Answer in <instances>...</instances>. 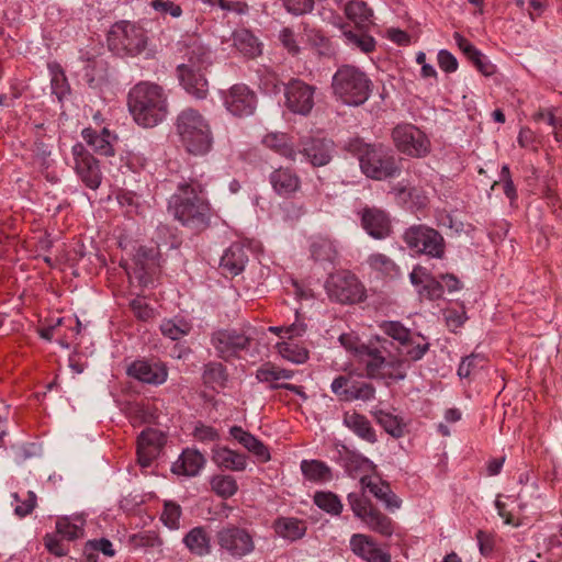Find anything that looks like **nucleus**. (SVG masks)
Instances as JSON below:
<instances>
[{"mask_svg":"<svg viewBox=\"0 0 562 562\" xmlns=\"http://www.w3.org/2000/svg\"><path fill=\"white\" fill-rule=\"evenodd\" d=\"M181 507L175 502H166L161 514V521L170 529L179 528Z\"/></svg>","mask_w":562,"mask_h":562,"instance_id":"obj_56","label":"nucleus"},{"mask_svg":"<svg viewBox=\"0 0 562 562\" xmlns=\"http://www.w3.org/2000/svg\"><path fill=\"white\" fill-rule=\"evenodd\" d=\"M372 415L376 423L392 437L401 438L404 436L406 425L401 417L383 409H375Z\"/></svg>","mask_w":562,"mask_h":562,"instance_id":"obj_40","label":"nucleus"},{"mask_svg":"<svg viewBox=\"0 0 562 562\" xmlns=\"http://www.w3.org/2000/svg\"><path fill=\"white\" fill-rule=\"evenodd\" d=\"M205 464V458L196 450L186 449L172 464V472L178 475L195 476Z\"/></svg>","mask_w":562,"mask_h":562,"instance_id":"obj_32","label":"nucleus"},{"mask_svg":"<svg viewBox=\"0 0 562 562\" xmlns=\"http://www.w3.org/2000/svg\"><path fill=\"white\" fill-rule=\"evenodd\" d=\"M203 193V186L198 180L180 182L168 200V212L184 226L193 229L207 227L211 206Z\"/></svg>","mask_w":562,"mask_h":562,"instance_id":"obj_1","label":"nucleus"},{"mask_svg":"<svg viewBox=\"0 0 562 562\" xmlns=\"http://www.w3.org/2000/svg\"><path fill=\"white\" fill-rule=\"evenodd\" d=\"M363 487L368 488L375 498L381 501L390 510L398 509L401 507V499L392 492L389 483L382 480H374L371 476H363L360 480Z\"/></svg>","mask_w":562,"mask_h":562,"instance_id":"obj_28","label":"nucleus"},{"mask_svg":"<svg viewBox=\"0 0 562 562\" xmlns=\"http://www.w3.org/2000/svg\"><path fill=\"white\" fill-rule=\"evenodd\" d=\"M183 543L188 550L199 557H203L211 551V539L204 527L192 528L183 538Z\"/></svg>","mask_w":562,"mask_h":562,"instance_id":"obj_38","label":"nucleus"},{"mask_svg":"<svg viewBox=\"0 0 562 562\" xmlns=\"http://www.w3.org/2000/svg\"><path fill=\"white\" fill-rule=\"evenodd\" d=\"M127 105L134 121L143 127L158 125L168 114L165 90L148 81H142L130 90Z\"/></svg>","mask_w":562,"mask_h":562,"instance_id":"obj_2","label":"nucleus"},{"mask_svg":"<svg viewBox=\"0 0 562 562\" xmlns=\"http://www.w3.org/2000/svg\"><path fill=\"white\" fill-rule=\"evenodd\" d=\"M176 131L186 150L194 156L207 154L213 146L209 121L193 108L183 109L176 119Z\"/></svg>","mask_w":562,"mask_h":562,"instance_id":"obj_3","label":"nucleus"},{"mask_svg":"<svg viewBox=\"0 0 562 562\" xmlns=\"http://www.w3.org/2000/svg\"><path fill=\"white\" fill-rule=\"evenodd\" d=\"M229 434L244 448L255 454L260 462H267L270 460V452L268 448L250 432L244 430L239 426H233L229 429Z\"/></svg>","mask_w":562,"mask_h":562,"instance_id":"obj_33","label":"nucleus"},{"mask_svg":"<svg viewBox=\"0 0 562 562\" xmlns=\"http://www.w3.org/2000/svg\"><path fill=\"white\" fill-rule=\"evenodd\" d=\"M247 261L248 255L246 248L244 245L235 243L224 251L220 267L226 277H235L245 269Z\"/></svg>","mask_w":562,"mask_h":562,"instance_id":"obj_27","label":"nucleus"},{"mask_svg":"<svg viewBox=\"0 0 562 562\" xmlns=\"http://www.w3.org/2000/svg\"><path fill=\"white\" fill-rule=\"evenodd\" d=\"M233 44L244 56L254 58L261 53L260 43L248 30H237L233 33Z\"/></svg>","mask_w":562,"mask_h":562,"instance_id":"obj_39","label":"nucleus"},{"mask_svg":"<svg viewBox=\"0 0 562 562\" xmlns=\"http://www.w3.org/2000/svg\"><path fill=\"white\" fill-rule=\"evenodd\" d=\"M485 364V358L479 353H472L462 359L459 369L458 375L460 378H469L476 370L482 369Z\"/></svg>","mask_w":562,"mask_h":562,"instance_id":"obj_52","label":"nucleus"},{"mask_svg":"<svg viewBox=\"0 0 562 562\" xmlns=\"http://www.w3.org/2000/svg\"><path fill=\"white\" fill-rule=\"evenodd\" d=\"M212 460L218 467L229 471H244L247 467L245 454L232 450L227 447H214L212 450Z\"/></svg>","mask_w":562,"mask_h":562,"instance_id":"obj_31","label":"nucleus"},{"mask_svg":"<svg viewBox=\"0 0 562 562\" xmlns=\"http://www.w3.org/2000/svg\"><path fill=\"white\" fill-rule=\"evenodd\" d=\"M217 544L235 559H241L255 549L254 537L246 528L227 525L216 533Z\"/></svg>","mask_w":562,"mask_h":562,"instance_id":"obj_12","label":"nucleus"},{"mask_svg":"<svg viewBox=\"0 0 562 562\" xmlns=\"http://www.w3.org/2000/svg\"><path fill=\"white\" fill-rule=\"evenodd\" d=\"M328 297L340 304H357L364 301L366 288L361 281L349 271L330 274L325 283Z\"/></svg>","mask_w":562,"mask_h":562,"instance_id":"obj_7","label":"nucleus"},{"mask_svg":"<svg viewBox=\"0 0 562 562\" xmlns=\"http://www.w3.org/2000/svg\"><path fill=\"white\" fill-rule=\"evenodd\" d=\"M123 267L130 279H135L139 285L147 286L153 282V276L157 269L155 250L139 247L132 259V263H126Z\"/></svg>","mask_w":562,"mask_h":562,"instance_id":"obj_19","label":"nucleus"},{"mask_svg":"<svg viewBox=\"0 0 562 562\" xmlns=\"http://www.w3.org/2000/svg\"><path fill=\"white\" fill-rule=\"evenodd\" d=\"M205 383L223 386L226 381L225 367L220 362H210L203 372Z\"/></svg>","mask_w":562,"mask_h":562,"instance_id":"obj_51","label":"nucleus"},{"mask_svg":"<svg viewBox=\"0 0 562 562\" xmlns=\"http://www.w3.org/2000/svg\"><path fill=\"white\" fill-rule=\"evenodd\" d=\"M403 239L408 248L419 254L437 259H441L445 255L443 237L438 231L426 225L411 226L405 231Z\"/></svg>","mask_w":562,"mask_h":562,"instance_id":"obj_8","label":"nucleus"},{"mask_svg":"<svg viewBox=\"0 0 562 562\" xmlns=\"http://www.w3.org/2000/svg\"><path fill=\"white\" fill-rule=\"evenodd\" d=\"M367 356L366 368L369 376L393 380H403L406 376L404 361H387L379 348H369Z\"/></svg>","mask_w":562,"mask_h":562,"instance_id":"obj_17","label":"nucleus"},{"mask_svg":"<svg viewBox=\"0 0 562 562\" xmlns=\"http://www.w3.org/2000/svg\"><path fill=\"white\" fill-rule=\"evenodd\" d=\"M269 183L273 192L284 199L293 198L301 190L302 186L297 172L291 167L283 166L270 172Z\"/></svg>","mask_w":562,"mask_h":562,"instance_id":"obj_22","label":"nucleus"},{"mask_svg":"<svg viewBox=\"0 0 562 562\" xmlns=\"http://www.w3.org/2000/svg\"><path fill=\"white\" fill-rule=\"evenodd\" d=\"M307 37L308 41L317 48L318 54L327 55L330 53L329 41L319 31L310 30Z\"/></svg>","mask_w":562,"mask_h":562,"instance_id":"obj_60","label":"nucleus"},{"mask_svg":"<svg viewBox=\"0 0 562 562\" xmlns=\"http://www.w3.org/2000/svg\"><path fill=\"white\" fill-rule=\"evenodd\" d=\"M106 40L112 52L128 56L139 55L148 43L146 30L138 23L125 20L115 22L110 27Z\"/></svg>","mask_w":562,"mask_h":562,"instance_id":"obj_6","label":"nucleus"},{"mask_svg":"<svg viewBox=\"0 0 562 562\" xmlns=\"http://www.w3.org/2000/svg\"><path fill=\"white\" fill-rule=\"evenodd\" d=\"M348 146L358 155L360 168L367 177L383 180L397 173L394 157L387 155L382 147L364 144L359 139L351 140Z\"/></svg>","mask_w":562,"mask_h":562,"instance_id":"obj_5","label":"nucleus"},{"mask_svg":"<svg viewBox=\"0 0 562 562\" xmlns=\"http://www.w3.org/2000/svg\"><path fill=\"white\" fill-rule=\"evenodd\" d=\"M352 552L368 562H391V555L381 550L375 541L362 533H355L350 538Z\"/></svg>","mask_w":562,"mask_h":562,"instance_id":"obj_25","label":"nucleus"},{"mask_svg":"<svg viewBox=\"0 0 562 562\" xmlns=\"http://www.w3.org/2000/svg\"><path fill=\"white\" fill-rule=\"evenodd\" d=\"M316 87L293 78L284 87L285 106L294 114L307 115L314 108Z\"/></svg>","mask_w":562,"mask_h":562,"instance_id":"obj_15","label":"nucleus"},{"mask_svg":"<svg viewBox=\"0 0 562 562\" xmlns=\"http://www.w3.org/2000/svg\"><path fill=\"white\" fill-rule=\"evenodd\" d=\"M381 330L396 340L404 349L405 355L413 361L420 360L429 349V342L420 335H415L397 321H385L380 324Z\"/></svg>","mask_w":562,"mask_h":562,"instance_id":"obj_10","label":"nucleus"},{"mask_svg":"<svg viewBox=\"0 0 562 562\" xmlns=\"http://www.w3.org/2000/svg\"><path fill=\"white\" fill-rule=\"evenodd\" d=\"M344 36L349 44L360 48L363 53H370L375 47V41L373 37L364 33L345 31Z\"/></svg>","mask_w":562,"mask_h":562,"instance_id":"obj_54","label":"nucleus"},{"mask_svg":"<svg viewBox=\"0 0 562 562\" xmlns=\"http://www.w3.org/2000/svg\"><path fill=\"white\" fill-rule=\"evenodd\" d=\"M348 503L353 514L360 518L372 531L390 537L393 533L391 518L373 507L371 502L359 494L350 493Z\"/></svg>","mask_w":562,"mask_h":562,"instance_id":"obj_11","label":"nucleus"},{"mask_svg":"<svg viewBox=\"0 0 562 562\" xmlns=\"http://www.w3.org/2000/svg\"><path fill=\"white\" fill-rule=\"evenodd\" d=\"M277 348L283 359L293 363L301 364L308 359L307 349L292 340L279 342Z\"/></svg>","mask_w":562,"mask_h":562,"instance_id":"obj_44","label":"nucleus"},{"mask_svg":"<svg viewBox=\"0 0 562 562\" xmlns=\"http://www.w3.org/2000/svg\"><path fill=\"white\" fill-rule=\"evenodd\" d=\"M71 153L75 160V171L80 180L89 189H98L102 180L99 161L80 143L72 146Z\"/></svg>","mask_w":562,"mask_h":562,"instance_id":"obj_16","label":"nucleus"},{"mask_svg":"<svg viewBox=\"0 0 562 562\" xmlns=\"http://www.w3.org/2000/svg\"><path fill=\"white\" fill-rule=\"evenodd\" d=\"M314 503L323 510L339 515L342 510V504L337 495L331 492H317L314 495Z\"/></svg>","mask_w":562,"mask_h":562,"instance_id":"obj_50","label":"nucleus"},{"mask_svg":"<svg viewBox=\"0 0 562 562\" xmlns=\"http://www.w3.org/2000/svg\"><path fill=\"white\" fill-rule=\"evenodd\" d=\"M296 151L313 167H323L333 158L334 143L327 138L304 136L299 140Z\"/></svg>","mask_w":562,"mask_h":562,"instance_id":"obj_18","label":"nucleus"},{"mask_svg":"<svg viewBox=\"0 0 562 562\" xmlns=\"http://www.w3.org/2000/svg\"><path fill=\"white\" fill-rule=\"evenodd\" d=\"M81 136L97 154L106 157L114 155L113 140L116 137L108 128H102L100 133L90 127L83 128Z\"/></svg>","mask_w":562,"mask_h":562,"instance_id":"obj_30","label":"nucleus"},{"mask_svg":"<svg viewBox=\"0 0 562 562\" xmlns=\"http://www.w3.org/2000/svg\"><path fill=\"white\" fill-rule=\"evenodd\" d=\"M274 532L289 541H296L306 533V522L296 517H279L273 522Z\"/></svg>","mask_w":562,"mask_h":562,"instance_id":"obj_35","label":"nucleus"},{"mask_svg":"<svg viewBox=\"0 0 562 562\" xmlns=\"http://www.w3.org/2000/svg\"><path fill=\"white\" fill-rule=\"evenodd\" d=\"M395 147L404 155L422 158L430 151V140L426 134L409 123L396 125L392 131Z\"/></svg>","mask_w":562,"mask_h":562,"instance_id":"obj_9","label":"nucleus"},{"mask_svg":"<svg viewBox=\"0 0 562 562\" xmlns=\"http://www.w3.org/2000/svg\"><path fill=\"white\" fill-rule=\"evenodd\" d=\"M279 40L290 54L295 55L299 53L300 48L296 44L294 32L291 29L284 27L281 30Z\"/></svg>","mask_w":562,"mask_h":562,"instance_id":"obj_64","label":"nucleus"},{"mask_svg":"<svg viewBox=\"0 0 562 562\" xmlns=\"http://www.w3.org/2000/svg\"><path fill=\"white\" fill-rule=\"evenodd\" d=\"M438 65L446 72H454L458 69L457 58L446 49L439 50Z\"/></svg>","mask_w":562,"mask_h":562,"instance_id":"obj_63","label":"nucleus"},{"mask_svg":"<svg viewBox=\"0 0 562 562\" xmlns=\"http://www.w3.org/2000/svg\"><path fill=\"white\" fill-rule=\"evenodd\" d=\"M161 334L171 340H179L191 330V325L182 318L165 319L160 324Z\"/></svg>","mask_w":562,"mask_h":562,"instance_id":"obj_45","label":"nucleus"},{"mask_svg":"<svg viewBox=\"0 0 562 562\" xmlns=\"http://www.w3.org/2000/svg\"><path fill=\"white\" fill-rule=\"evenodd\" d=\"M134 315L140 321H148L154 317V310L143 299H134L130 303Z\"/></svg>","mask_w":562,"mask_h":562,"instance_id":"obj_59","label":"nucleus"},{"mask_svg":"<svg viewBox=\"0 0 562 562\" xmlns=\"http://www.w3.org/2000/svg\"><path fill=\"white\" fill-rule=\"evenodd\" d=\"M166 442L165 435L154 428H146L137 438V461L142 468H147L159 454Z\"/></svg>","mask_w":562,"mask_h":562,"instance_id":"obj_21","label":"nucleus"},{"mask_svg":"<svg viewBox=\"0 0 562 562\" xmlns=\"http://www.w3.org/2000/svg\"><path fill=\"white\" fill-rule=\"evenodd\" d=\"M342 422L344 425L360 439L369 443H375L378 441L375 430L372 427L370 420L364 415L356 411L346 412L344 414Z\"/></svg>","mask_w":562,"mask_h":562,"instance_id":"obj_29","label":"nucleus"},{"mask_svg":"<svg viewBox=\"0 0 562 562\" xmlns=\"http://www.w3.org/2000/svg\"><path fill=\"white\" fill-rule=\"evenodd\" d=\"M57 533L67 540H75L83 536V521L79 518L71 521L69 518H60L56 522Z\"/></svg>","mask_w":562,"mask_h":562,"instance_id":"obj_48","label":"nucleus"},{"mask_svg":"<svg viewBox=\"0 0 562 562\" xmlns=\"http://www.w3.org/2000/svg\"><path fill=\"white\" fill-rule=\"evenodd\" d=\"M225 109L236 117H247L257 109V94L245 83H235L222 92Z\"/></svg>","mask_w":562,"mask_h":562,"instance_id":"obj_13","label":"nucleus"},{"mask_svg":"<svg viewBox=\"0 0 562 562\" xmlns=\"http://www.w3.org/2000/svg\"><path fill=\"white\" fill-rule=\"evenodd\" d=\"M334 95L347 105L363 104L372 92V81L360 68L344 65L333 76Z\"/></svg>","mask_w":562,"mask_h":562,"instance_id":"obj_4","label":"nucleus"},{"mask_svg":"<svg viewBox=\"0 0 562 562\" xmlns=\"http://www.w3.org/2000/svg\"><path fill=\"white\" fill-rule=\"evenodd\" d=\"M91 88H99L108 81V68L103 59H89L85 66L83 75Z\"/></svg>","mask_w":562,"mask_h":562,"instance_id":"obj_41","label":"nucleus"},{"mask_svg":"<svg viewBox=\"0 0 562 562\" xmlns=\"http://www.w3.org/2000/svg\"><path fill=\"white\" fill-rule=\"evenodd\" d=\"M347 18L353 21L357 25H363L370 21L372 16L371 9L364 1L355 0L349 1L345 7Z\"/></svg>","mask_w":562,"mask_h":562,"instance_id":"obj_46","label":"nucleus"},{"mask_svg":"<svg viewBox=\"0 0 562 562\" xmlns=\"http://www.w3.org/2000/svg\"><path fill=\"white\" fill-rule=\"evenodd\" d=\"M256 378L260 382L271 383L270 387L273 384L278 383V367L267 362L262 364L260 368H258L256 372Z\"/></svg>","mask_w":562,"mask_h":562,"instance_id":"obj_58","label":"nucleus"},{"mask_svg":"<svg viewBox=\"0 0 562 562\" xmlns=\"http://www.w3.org/2000/svg\"><path fill=\"white\" fill-rule=\"evenodd\" d=\"M395 195L404 202H411L416 209H423L428 203L426 193L415 187H407L398 183L393 188Z\"/></svg>","mask_w":562,"mask_h":562,"instance_id":"obj_43","label":"nucleus"},{"mask_svg":"<svg viewBox=\"0 0 562 562\" xmlns=\"http://www.w3.org/2000/svg\"><path fill=\"white\" fill-rule=\"evenodd\" d=\"M262 144L291 161L296 160V148L285 133H269L262 138Z\"/></svg>","mask_w":562,"mask_h":562,"instance_id":"obj_37","label":"nucleus"},{"mask_svg":"<svg viewBox=\"0 0 562 562\" xmlns=\"http://www.w3.org/2000/svg\"><path fill=\"white\" fill-rule=\"evenodd\" d=\"M126 374L145 384L161 385L167 381L168 368L161 361L139 359L127 367Z\"/></svg>","mask_w":562,"mask_h":562,"instance_id":"obj_20","label":"nucleus"},{"mask_svg":"<svg viewBox=\"0 0 562 562\" xmlns=\"http://www.w3.org/2000/svg\"><path fill=\"white\" fill-rule=\"evenodd\" d=\"M250 341V337L234 328L217 329L211 336V345L224 360L235 358L239 352L247 350Z\"/></svg>","mask_w":562,"mask_h":562,"instance_id":"obj_14","label":"nucleus"},{"mask_svg":"<svg viewBox=\"0 0 562 562\" xmlns=\"http://www.w3.org/2000/svg\"><path fill=\"white\" fill-rule=\"evenodd\" d=\"M150 7L155 11L161 14H169L172 18H179L182 14L181 7L170 0H151Z\"/></svg>","mask_w":562,"mask_h":562,"instance_id":"obj_57","label":"nucleus"},{"mask_svg":"<svg viewBox=\"0 0 562 562\" xmlns=\"http://www.w3.org/2000/svg\"><path fill=\"white\" fill-rule=\"evenodd\" d=\"M311 257L318 262L335 263L338 258V250L335 240L327 236L317 235L311 238Z\"/></svg>","mask_w":562,"mask_h":562,"instance_id":"obj_34","label":"nucleus"},{"mask_svg":"<svg viewBox=\"0 0 562 562\" xmlns=\"http://www.w3.org/2000/svg\"><path fill=\"white\" fill-rule=\"evenodd\" d=\"M361 224L364 231L375 239H383L391 232V222L387 214L376 207H364L362 210Z\"/></svg>","mask_w":562,"mask_h":562,"instance_id":"obj_26","label":"nucleus"},{"mask_svg":"<svg viewBox=\"0 0 562 562\" xmlns=\"http://www.w3.org/2000/svg\"><path fill=\"white\" fill-rule=\"evenodd\" d=\"M411 282L418 288L422 299L429 301L440 300L443 295V284L423 267H416L409 274Z\"/></svg>","mask_w":562,"mask_h":562,"instance_id":"obj_23","label":"nucleus"},{"mask_svg":"<svg viewBox=\"0 0 562 562\" xmlns=\"http://www.w3.org/2000/svg\"><path fill=\"white\" fill-rule=\"evenodd\" d=\"M212 490L221 497L228 498L233 496L238 485L236 480L232 475H215L211 480Z\"/></svg>","mask_w":562,"mask_h":562,"instance_id":"obj_49","label":"nucleus"},{"mask_svg":"<svg viewBox=\"0 0 562 562\" xmlns=\"http://www.w3.org/2000/svg\"><path fill=\"white\" fill-rule=\"evenodd\" d=\"M212 64V52L209 47L198 41H193L187 46L186 61L179 66L193 68L194 70H206Z\"/></svg>","mask_w":562,"mask_h":562,"instance_id":"obj_36","label":"nucleus"},{"mask_svg":"<svg viewBox=\"0 0 562 562\" xmlns=\"http://www.w3.org/2000/svg\"><path fill=\"white\" fill-rule=\"evenodd\" d=\"M374 395L375 389L371 383L353 381L350 384V391L349 396H347V401L360 400L368 402L372 400Z\"/></svg>","mask_w":562,"mask_h":562,"instance_id":"obj_53","label":"nucleus"},{"mask_svg":"<svg viewBox=\"0 0 562 562\" xmlns=\"http://www.w3.org/2000/svg\"><path fill=\"white\" fill-rule=\"evenodd\" d=\"M367 262L371 269L385 276H396L400 271L394 260L381 252L371 254Z\"/></svg>","mask_w":562,"mask_h":562,"instance_id":"obj_47","label":"nucleus"},{"mask_svg":"<svg viewBox=\"0 0 562 562\" xmlns=\"http://www.w3.org/2000/svg\"><path fill=\"white\" fill-rule=\"evenodd\" d=\"M286 10L293 14L300 15L310 12L313 9V0H282Z\"/></svg>","mask_w":562,"mask_h":562,"instance_id":"obj_61","label":"nucleus"},{"mask_svg":"<svg viewBox=\"0 0 562 562\" xmlns=\"http://www.w3.org/2000/svg\"><path fill=\"white\" fill-rule=\"evenodd\" d=\"M205 70L177 67L178 79L184 90L196 99H205L209 93V83L205 78Z\"/></svg>","mask_w":562,"mask_h":562,"instance_id":"obj_24","label":"nucleus"},{"mask_svg":"<svg viewBox=\"0 0 562 562\" xmlns=\"http://www.w3.org/2000/svg\"><path fill=\"white\" fill-rule=\"evenodd\" d=\"M12 497L16 503L14 513L19 517L27 516L36 506V495L32 491L26 492L24 497H21L18 493H14Z\"/></svg>","mask_w":562,"mask_h":562,"instance_id":"obj_55","label":"nucleus"},{"mask_svg":"<svg viewBox=\"0 0 562 562\" xmlns=\"http://www.w3.org/2000/svg\"><path fill=\"white\" fill-rule=\"evenodd\" d=\"M301 470L305 479L313 482H326L331 479V471L324 462L318 460H303Z\"/></svg>","mask_w":562,"mask_h":562,"instance_id":"obj_42","label":"nucleus"},{"mask_svg":"<svg viewBox=\"0 0 562 562\" xmlns=\"http://www.w3.org/2000/svg\"><path fill=\"white\" fill-rule=\"evenodd\" d=\"M352 382L349 378L339 375L331 382L330 389L331 392L338 396H340L342 400L347 401V396H349L350 391V384Z\"/></svg>","mask_w":562,"mask_h":562,"instance_id":"obj_62","label":"nucleus"}]
</instances>
